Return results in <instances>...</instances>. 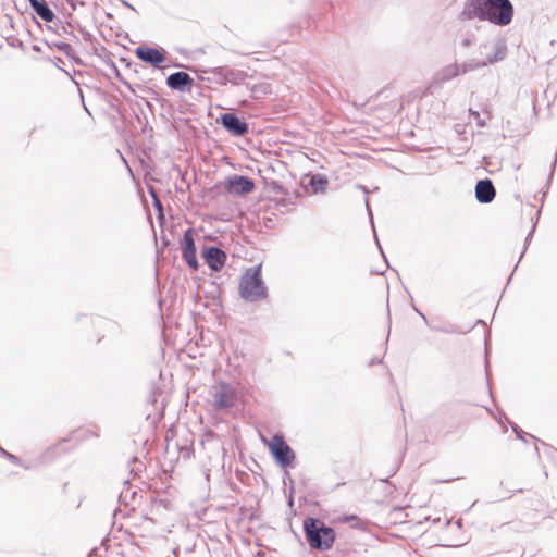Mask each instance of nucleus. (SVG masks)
I'll return each mask as SVG.
<instances>
[{
    "mask_svg": "<svg viewBox=\"0 0 557 557\" xmlns=\"http://www.w3.org/2000/svg\"><path fill=\"white\" fill-rule=\"evenodd\" d=\"M269 450L275 463L281 468L285 469L293 466L296 457L295 453L281 433L272 436L269 443Z\"/></svg>",
    "mask_w": 557,
    "mask_h": 557,
    "instance_id": "4",
    "label": "nucleus"
},
{
    "mask_svg": "<svg viewBox=\"0 0 557 557\" xmlns=\"http://www.w3.org/2000/svg\"><path fill=\"white\" fill-rule=\"evenodd\" d=\"M202 73H209L211 76H209L207 79L210 83H215L219 85H226L227 84V66H216V67H210L207 70H202Z\"/></svg>",
    "mask_w": 557,
    "mask_h": 557,
    "instance_id": "16",
    "label": "nucleus"
},
{
    "mask_svg": "<svg viewBox=\"0 0 557 557\" xmlns=\"http://www.w3.org/2000/svg\"><path fill=\"white\" fill-rule=\"evenodd\" d=\"M216 123L234 137H242L249 133V124L234 112L220 114Z\"/></svg>",
    "mask_w": 557,
    "mask_h": 557,
    "instance_id": "5",
    "label": "nucleus"
},
{
    "mask_svg": "<svg viewBox=\"0 0 557 557\" xmlns=\"http://www.w3.org/2000/svg\"><path fill=\"white\" fill-rule=\"evenodd\" d=\"M510 497H512V494L502 496L500 499H506V498H510Z\"/></svg>",
    "mask_w": 557,
    "mask_h": 557,
    "instance_id": "47",
    "label": "nucleus"
},
{
    "mask_svg": "<svg viewBox=\"0 0 557 557\" xmlns=\"http://www.w3.org/2000/svg\"><path fill=\"white\" fill-rule=\"evenodd\" d=\"M329 180L322 174H311L309 181L306 184V188L311 190L312 194L322 193L326 189Z\"/></svg>",
    "mask_w": 557,
    "mask_h": 557,
    "instance_id": "15",
    "label": "nucleus"
},
{
    "mask_svg": "<svg viewBox=\"0 0 557 557\" xmlns=\"http://www.w3.org/2000/svg\"><path fill=\"white\" fill-rule=\"evenodd\" d=\"M494 418L499 424H503V419L508 420L506 413L503 410L498 412V416H494Z\"/></svg>",
    "mask_w": 557,
    "mask_h": 557,
    "instance_id": "35",
    "label": "nucleus"
},
{
    "mask_svg": "<svg viewBox=\"0 0 557 557\" xmlns=\"http://www.w3.org/2000/svg\"><path fill=\"white\" fill-rule=\"evenodd\" d=\"M431 330L435 331V332H441V333H455L456 330L454 327H441V326H430Z\"/></svg>",
    "mask_w": 557,
    "mask_h": 557,
    "instance_id": "34",
    "label": "nucleus"
},
{
    "mask_svg": "<svg viewBox=\"0 0 557 557\" xmlns=\"http://www.w3.org/2000/svg\"><path fill=\"white\" fill-rule=\"evenodd\" d=\"M414 311L423 319V321L429 325V321L423 312H421L417 307H413Z\"/></svg>",
    "mask_w": 557,
    "mask_h": 557,
    "instance_id": "37",
    "label": "nucleus"
},
{
    "mask_svg": "<svg viewBox=\"0 0 557 557\" xmlns=\"http://www.w3.org/2000/svg\"><path fill=\"white\" fill-rule=\"evenodd\" d=\"M103 62H104V64H106V65H108V66L112 70V72H113L114 76H115V77H116V78H117V79H119L123 85H125L129 91H132L133 94H135V88H134V86H133L129 82H127V81L122 76V74L120 73V70L117 69L116 64L112 61V59H110L109 57H106V59L103 60Z\"/></svg>",
    "mask_w": 557,
    "mask_h": 557,
    "instance_id": "20",
    "label": "nucleus"
},
{
    "mask_svg": "<svg viewBox=\"0 0 557 557\" xmlns=\"http://www.w3.org/2000/svg\"><path fill=\"white\" fill-rule=\"evenodd\" d=\"M485 373H486V376L488 377V369H487V363L485 364Z\"/></svg>",
    "mask_w": 557,
    "mask_h": 557,
    "instance_id": "50",
    "label": "nucleus"
},
{
    "mask_svg": "<svg viewBox=\"0 0 557 557\" xmlns=\"http://www.w3.org/2000/svg\"><path fill=\"white\" fill-rule=\"evenodd\" d=\"M0 454H1L4 458H7L9 461H11L12 463H14V465L22 466V467H24L25 469H28V468H29V467H27V466H24V465H23V462H22V460H21L16 455H13V454H11V453L7 451V450H5L4 448H2L1 446H0Z\"/></svg>",
    "mask_w": 557,
    "mask_h": 557,
    "instance_id": "26",
    "label": "nucleus"
},
{
    "mask_svg": "<svg viewBox=\"0 0 557 557\" xmlns=\"http://www.w3.org/2000/svg\"><path fill=\"white\" fill-rule=\"evenodd\" d=\"M481 61H471V62H465L460 64L461 74H466L470 71H473L479 67H483L484 65H479Z\"/></svg>",
    "mask_w": 557,
    "mask_h": 557,
    "instance_id": "29",
    "label": "nucleus"
},
{
    "mask_svg": "<svg viewBox=\"0 0 557 557\" xmlns=\"http://www.w3.org/2000/svg\"><path fill=\"white\" fill-rule=\"evenodd\" d=\"M135 55L143 62L154 69H161L166 59V51L163 48H154L147 45L138 46Z\"/></svg>",
    "mask_w": 557,
    "mask_h": 557,
    "instance_id": "7",
    "label": "nucleus"
},
{
    "mask_svg": "<svg viewBox=\"0 0 557 557\" xmlns=\"http://www.w3.org/2000/svg\"><path fill=\"white\" fill-rule=\"evenodd\" d=\"M304 535L311 549L326 552L336 540L334 528L325 524L320 518L308 516L302 523Z\"/></svg>",
    "mask_w": 557,
    "mask_h": 557,
    "instance_id": "2",
    "label": "nucleus"
},
{
    "mask_svg": "<svg viewBox=\"0 0 557 557\" xmlns=\"http://www.w3.org/2000/svg\"><path fill=\"white\" fill-rule=\"evenodd\" d=\"M165 84L172 90L190 92L195 85V81L188 73L178 71L170 74L166 77Z\"/></svg>",
    "mask_w": 557,
    "mask_h": 557,
    "instance_id": "10",
    "label": "nucleus"
},
{
    "mask_svg": "<svg viewBox=\"0 0 557 557\" xmlns=\"http://www.w3.org/2000/svg\"><path fill=\"white\" fill-rule=\"evenodd\" d=\"M122 2L123 5H125L126 8H129L131 10L133 11H136V9L129 3L127 2L126 0H120Z\"/></svg>",
    "mask_w": 557,
    "mask_h": 557,
    "instance_id": "41",
    "label": "nucleus"
},
{
    "mask_svg": "<svg viewBox=\"0 0 557 557\" xmlns=\"http://www.w3.org/2000/svg\"><path fill=\"white\" fill-rule=\"evenodd\" d=\"M381 362H382V359L373 358L370 360L369 366H373V364L381 363Z\"/></svg>",
    "mask_w": 557,
    "mask_h": 557,
    "instance_id": "43",
    "label": "nucleus"
},
{
    "mask_svg": "<svg viewBox=\"0 0 557 557\" xmlns=\"http://www.w3.org/2000/svg\"><path fill=\"white\" fill-rule=\"evenodd\" d=\"M77 4L79 5H85L86 4V1L85 0H76Z\"/></svg>",
    "mask_w": 557,
    "mask_h": 557,
    "instance_id": "46",
    "label": "nucleus"
},
{
    "mask_svg": "<svg viewBox=\"0 0 557 557\" xmlns=\"http://www.w3.org/2000/svg\"><path fill=\"white\" fill-rule=\"evenodd\" d=\"M272 185V189L276 193V194H285V190H284V187L282 184H280L278 182L276 181H273L271 183Z\"/></svg>",
    "mask_w": 557,
    "mask_h": 557,
    "instance_id": "33",
    "label": "nucleus"
},
{
    "mask_svg": "<svg viewBox=\"0 0 557 557\" xmlns=\"http://www.w3.org/2000/svg\"><path fill=\"white\" fill-rule=\"evenodd\" d=\"M225 187L230 194L244 196L255 189V181L245 175H232L226 178Z\"/></svg>",
    "mask_w": 557,
    "mask_h": 557,
    "instance_id": "8",
    "label": "nucleus"
},
{
    "mask_svg": "<svg viewBox=\"0 0 557 557\" xmlns=\"http://www.w3.org/2000/svg\"><path fill=\"white\" fill-rule=\"evenodd\" d=\"M227 84H233V85H242V84H246L245 81L250 77V75L245 72V71H240V70H235V69H230L227 67Z\"/></svg>",
    "mask_w": 557,
    "mask_h": 557,
    "instance_id": "19",
    "label": "nucleus"
},
{
    "mask_svg": "<svg viewBox=\"0 0 557 557\" xmlns=\"http://www.w3.org/2000/svg\"><path fill=\"white\" fill-rule=\"evenodd\" d=\"M359 187L363 190V193H366V194L368 193V190L366 189V187H364V186H361V185H360Z\"/></svg>",
    "mask_w": 557,
    "mask_h": 557,
    "instance_id": "49",
    "label": "nucleus"
},
{
    "mask_svg": "<svg viewBox=\"0 0 557 557\" xmlns=\"http://www.w3.org/2000/svg\"><path fill=\"white\" fill-rule=\"evenodd\" d=\"M556 162H557V154L555 156V159H554V161L552 163L549 178H552V176H553V173H554L555 166H556Z\"/></svg>",
    "mask_w": 557,
    "mask_h": 557,
    "instance_id": "39",
    "label": "nucleus"
},
{
    "mask_svg": "<svg viewBox=\"0 0 557 557\" xmlns=\"http://www.w3.org/2000/svg\"><path fill=\"white\" fill-rule=\"evenodd\" d=\"M149 194L153 200V207L158 211V216L161 218L163 215L162 201L159 199L157 193L152 188H149Z\"/></svg>",
    "mask_w": 557,
    "mask_h": 557,
    "instance_id": "28",
    "label": "nucleus"
},
{
    "mask_svg": "<svg viewBox=\"0 0 557 557\" xmlns=\"http://www.w3.org/2000/svg\"><path fill=\"white\" fill-rule=\"evenodd\" d=\"M364 201H366L367 211H368V214H369V218H370V222L372 224L373 231H375L374 222H373V215H372V211H371V208H370V205H369V199L366 198ZM374 236H375V240H376L377 246L381 247L379 238H377V235H376V232H374ZM380 249L382 250V248H380Z\"/></svg>",
    "mask_w": 557,
    "mask_h": 557,
    "instance_id": "30",
    "label": "nucleus"
},
{
    "mask_svg": "<svg viewBox=\"0 0 557 557\" xmlns=\"http://www.w3.org/2000/svg\"><path fill=\"white\" fill-rule=\"evenodd\" d=\"M462 47H469L471 45L470 38H463L461 41Z\"/></svg>",
    "mask_w": 557,
    "mask_h": 557,
    "instance_id": "42",
    "label": "nucleus"
},
{
    "mask_svg": "<svg viewBox=\"0 0 557 557\" xmlns=\"http://www.w3.org/2000/svg\"><path fill=\"white\" fill-rule=\"evenodd\" d=\"M540 214H541V209L537 210V212L535 214V218L532 219V222H533L532 228H531V231L529 232V234L525 237L524 248H523V251L521 252L520 259L523 257V255H524V252L527 250V247H528V245L530 244V242L532 239V236H533V234L535 232V227H536Z\"/></svg>",
    "mask_w": 557,
    "mask_h": 557,
    "instance_id": "24",
    "label": "nucleus"
},
{
    "mask_svg": "<svg viewBox=\"0 0 557 557\" xmlns=\"http://www.w3.org/2000/svg\"><path fill=\"white\" fill-rule=\"evenodd\" d=\"M510 425H511L512 431L516 433L517 437L524 441L523 436L525 433L523 432V430L521 428H519L516 423L510 422Z\"/></svg>",
    "mask_w": 557,
    "mask_h": 557,
    "instance_id": "32",
    "label": "nucleus"
},
{
    "mask_svg": "<svg viewBox=\"0 0 557 557\" xmlns=\"http://www.w3.org/2000/svg\"><path fill=\"white\" fill-rule=\"evenodd\" d=\"M65 1L69 3V5L72 8V10H76V8H77L76 0H65Z\"/></svg>",
    "mask_w": 557,
    "mask_h": 557,
    "instance_id": "38",
    "label": "nucleus"
},
{
    "mask_svg": "<svg viewBox=\"0 0 557 557\" xmlns=\"http://www.w3.org/2000/svg\"><path fill=\"white\" fill-rule=\"evenodd\" d=\"M474 195L478 202L483 205L491 203L496 197V189L492 180H479L474 187Z\"/></svg>",
    "mask_w": 557,
    "mask_h": 557,
    "instance_id": "11",
    "label": "nucleus"
},
{
    "mask_svg": "<svg viewBox=\"0 0 557 557\" xmlns=\"http://www.w3.org/2000/svg\"><path fill=\"white\" fill-rule=\"evenodd\" d=\"M344 523H349L352 529L364 531L368 522L356 515H346L342 518Z\"/></svg>",
    "mask_w": 557,
    "mask_h": 557,
    "instance_id": "22",
    "label": "nucleus"
},
{
    "mask_svg": "<svg viewBox=\"0 0 557 557\" xmlns=\"http://www.w3.org/2000/svg\"><path fill=\"white\" fill-rule=\"evenodd\" d=\"M67 441H69V438H62V440L60 441V443H65V442H67Z\"/></svg>",
    "mask_w": 557,
    "mask_h": 557,
    "instance_id": "51",
    "label": "nucleus"
},
{
    "mask_svg": "<svg viewBox=\"0 0 557 557\" xmlns=\"http://www.w3.org/2000/svg\"><path fill=\"white\" fill-rule=\"evenodd\" d=\"M129 474L133 476H139L140 473L146 469L143 461L139 460L138 457L133 456L128 461Z\"/></svg>",
    "mask_w": 557,
    "mask_h": 557,
    "instance_id": "23",
    "label": "nucleus"
},
{
    "mask_svg": "<svg viewBox=\"0 0 557 557\" xmlns=\"http://www.w3.org/2000/svg\"><path fill=\"white\" fill-rule=\"evenodd\" d=\"M5 20H7L9 23L11 22V18H10V16H8V15L5 16Z\"/></svg>",
    "mask_w": 557,
    "mask_h": 557,
    "instance_id": "52",
    "label": "nucleus"
},
{
    "mask_svg": "<svg viewBox=\"0 0 557 557\" xmlns=\"http://www.w3.org/2000/svg\"><path fill=\"white\" fill-rule=\"evenodd\" d=\"M507 54V46L503 39H499L494 45V51L493 53L482 62L479 63V65H488L494 64L496 62H499L505 59Z\"/></svg>",
    "mask_w": 557,
    "mask_h": 557,
    "instance_id": "14",
    "label": "nucleus"
},
{
    "mask_svg": "<svg viewBox=\"0 0 557 557\" xmlns=\"http://www.w3.org/2000/svg\"><path fill=\"white\" fill-rule=\"evenodd\" d=\"M180 246L182 250V258L186 264L194 271L198 270L199 262L197 259V247L194 238V230L187 228L181 240Z\"/></svg>",
    "mask_w": 557,
    "mask_h": 557,
    "instance_id": "6",
    "label": "nucleus"
},
{
    "mask_svg": "<svg viewBox=\"0 0 557 557\" xmlns=\"http://www.w3.org/2000/svg\"><path fill=\"white\" fill-rule=\"evenodd\" d=\"M201 257L212 271H220L224 268L227 255L218 246H206L201 250Z\"/></svg>",
    "mask_w": 557,
    "mask_h": 557,
    "instance_id": "9",
    "label": "nucleus"
},
{
    "mask_svg": "<svg viewBox=\"0 0 557 557\" xmlns=\"http://www.w3.org/2000/svg\"><path fill=\"white\" fill-rule=\"evenodd\" d=\"M469 113L476 121L478 126H480V127L485 126L486 123L484 120L481 119L480 113L478 111L469 109Z\"/></svg>",
    "mask_w": 557,
    "mask_h": 557,
    "instance_id": "31",
    "label": "nucleus"
},
{
    "mask_svg": "<svg viewBox=\"0 0 557 557\" xmlns=\"http://www.w3.org/2000/svg\"><path fill=\"white\" fill-rule=\"evenodd\" d=\"M541 445L544 447L545 456L557 465V449L545 442H541Z\"/></svg>",
    "mask_w": 557,
    "mask_h": 557,
    "instance_id": "27",
    "label": "nucleus"
},
{
    "mask_svg": "<svg viewBox=\"0 0 557 557\" xmlns=\"http://www.w3.org/2000/svg\"><path fill=\"white\" fill-rule=\"evenodd\" d=\"M136 495L137 492L132 490L131 482L126 480L124 482V490L119 495V502L124 505H129V503L134 500Z\"/></svg>",
    "mask_w": 557,
    "mask_h": 557,
    "instance_id": "21",
    "label": "nucleus"
},
{
    "mask_svg": "<svg viewBox=\"0 0 557 557\" xmlns=\"http://www.w3.org/2000/svg\"><path fill=\"white\" fill-rule=\"evenodd\" d=\"M515 9L510 0H466L460 18L486 21L496 26L512 22Z\"/></svg>",
    "mask_w": 557,
    "mask_h": 557,
    "instance_id": "1",
    "label": "nucleus"
},
{
    "mask_svg": "<svg viewBox=\"0 0 557 557\" xmlns=\"http://www.w3.org/2000/svg\"><path fill=\"white\" fill-rule=\"evenodd\" d=\"M53 47L63 52L67 58H73L72 53H73V48L70 44L65 42V41H57L53 44Z\"/></svg>",
    "mask_w": 557,
    "mask_h": 557,
    "instance_id": "25",
    "label": "nucleus"
},
{
    "mask_svg": "<svg viewBox=\"0 0 557 557\" xmlns=\"http://www.w3.org/2000/svg\"><path fill=\"white\" fill-rule=\"evenodd\" d=\"M157 397H158V393L156 391H153L149 397H148V403L154 405L157 403Z\"/></svg>",
    "mask_w": 557,
    "mask_h": 557,
    "instance_id": "36",
    "label": "nucleus"
},
{
    "mask_svg": "<svg viewBox=\"0 0 557 557\" xmlns=\"http://www.w3.org/2000/svg\"><path fill=\"white\" fill-rule=\"evenodd\" d=\"M87 436H95V437H98L99 435H98V433H97V432H90V431H88Z\"/></svg>",
    "mask_w": 557,
    "mask_h": 557,
    "instance_id": "44",
    "label": "nucleus"
},
{
    "mask_svg": "<svg viewBox=\"0 0 557 557\" xmlns=\"http://www.w3.org/2000/svg\"><path fill=\"white\" fill-rule=\"evenodd\" d=\"M145 102L148 108H151V103L148 100H145Z\"/></svg>",
    "mask_w": 557,
    "mask_h": 557,
    "instance_id": "48",
    "label": "nucleus"
},
{
    "mask_svg": "<svg viewBox=\"0 0 557 557\" xmlns=\"http://www.w3.org/2000/svg\"><path fill=\"white\" fill-rule=\"evenodd\" d=\"M158 503H159V505H162L163 507H166L168 500L160 499Z\"/></svg>",
    "mask_w": 557,
    "mask_h": 557,
    "instance_id": "45",
    "label": "nucleus"
},
{
    "mask_svg": "<svg viewBox=\"0 0 557 557\" xmlns=\"http://www.w3.org/2000/svg\"><path fill=\"white\" fill-rule=\"evenodd\" d=\"M239 296L248 302H257L268 297V287L262 278V264L248 268L240 277Z\"/></svg>",
    "mask_w": 557,
    "mask_h": 557,
    "instance_id": "3",
    "label": "nucleus"
},
{
    "mask_svg": "<svg viewBox=\"0 0 557 557\" xmlns=\"http://www.w3.org/2000/svg\"><path fill=\"white\" fill-rule=\"evenodd\" d=\"M246 87L250 90L251 97L253 99H261L267 95L271 94V85L268 83H260L253 85L246 84Z\"/></svg>",
    "mask_w": 557,
    "mask_h": 557,
    "instance_id": "18",
    "label": "nucleus"
},
{
    "mask_svg": "<svg viewBox=\"0 0 557 557\" xmlns=\"http://www.w3.org/2000/svg\"><path fill=\"white\" fill-rule=\"evenodd\" d=\"M213 403L218 409H230L236 404V394L227 384L213 393Z\"/></svg>",
    "mask_w": 557,
    "mask_h": 557,
    "instance_id": "12",
    "label": "nucleus"
},
{
    "mask_svg": "<svg viewBox=\"0 0 557 557\" xmlns=\"http://www.w3.org/2000/svg\"><path fill=\"white\" fill-rule=\"evenodd\" d=\"M163 242H164V245H169V243H170L168 239H163Z\"/></svg>",
    "mask_w": 557,
    "mask_h": 557,
    "instance_id": "53",
    "label": "nucleus"
},
{
    "mask_svg": "<svg viewBox=\"0 0 557 557\" xmlns=\"http://www.w3.org/2000/svg\"><path fill=\"white\" fill-rule=\"evenodd\" d=\"M461 74L460 64L454 63L450 65L445 66L440 73H438V81L441 82H448Z\"/></svg>",
    "mask_w": 557,
    "mask_h": 557,
    "instance_id": "17",
    "label": "nucleus"
},
{
    "mask_svg": "<svg viewBox=\"0 0 557 557\" xmlns=\"http://www.w3.org/2000/svg\"><path fill=\"white\" fill-rule=\"evenodd\" d=\"M287 504H288V506H290V507L294 505L293 487H290V493H289V496H288Z\"/></svg>",
    "mask_w": 557,
    "mask_h": 557,
    "instance_id": "40",
    "label": "nucleus"
},
{
    "mask_svg": "<svg viewBox=\"0 0 557 557\" xmlns=\"http://www.w3.org/2000/svg\"><path fill=\"white\" fill-rule=\"evenodd\" d=\"M28 3L35 14L46 23L60 22L46 0H28Z\"/></svg>",
    "mask_w": 557,
    "mask_h": 557,
    "instance_id": "13",
    "label": "nucleus"
}]
</instances>
